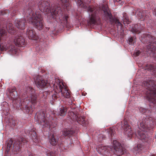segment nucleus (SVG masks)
Listing matches in <instances>:
<instances>
[{
	"label": "nucleus",
	"mask_w": 156,
	"mask_h": 156,
	"mask_svg": "<svg viewBox=\"0 0 156 156\" xmlns=\"http://www.w3.org/2000/svg\"><path fill=\"white\" fill-rule=\"evenodd\" d=\"M31 156V155H30V156Z\"/></svg>",
	"instance_id": "79ce46f5"
},
{
	"label": "nucleus",
	"mask_w": 156,
	"mask_h": 156,
	"mask_svg": "<svg viewBox=\"0 0 156 156\" xmlns=\"http://www.w3.org/2000/svg\"><path fill=\"white\" fill-rule=\"evenodd\" d=\"M60 1L62 2L63 5L67 7L68 6V3L67 2V0H60Z\"/></svg>",
	"instance_id": "bb28decb"
},
{
	"label": "nucleus",
	"mask_w": 156,
	"mask_h": 156,
	"mask_svg": "<svg viewBox=\"0 0 156 156\" xmlns=\"http://www.w3.org/2000/svg\"><path fill=\"white\" fill-rule=\"evenodd\" d=\"M66 108L63 106H61L60 108L59 114L60 116H63L66 115Z\"/></svg>",
	"instance_id": "6ab92c4d"
},
{
	"label": "nucleus",
	"mask_w": 156,
	"mask_h": 156,
	"mask_svg": "<svg viewBox=\"0 0 156 156\" xmlns=\"http://www.w3.org/2000/svg\"><path fill=\"white\" fill-rule=\"evenodd\" d=\"M73 132L72 131H70L68 129H65L63 132V134L64 136H67L69 135H72L73 134Z\"/></svg>",
	"instance_id": "b1692460"
},
{
	"label": "nucleus",
	"mask_w": 156,
	"mask_h": 156,
	"mask_svg": "<svg viewBox=\"0 0 156 156\" xmlns=\"http://www.w3.org/2000/svg\"><path fill=\"white\" fill-rule=\"evenodd\" d=\"M126 20H127L126 19H125L124 20V22H126Z\"/></svg>",
	"instance_id": "c9c22d12"
},
{
	"label": "nucleus",
	"mask_w": 156,
	"mask_h": 156,
	"mask_svg": "<svg viewBox=\"0 0 156 156\" xmlns=\"http://www.w3.org/2000/svg\"><path fill=\"white\" fill-rule=\"evenodd\" d=\"M144 131H140L138 132V137L143 141H147V140L148 137L145 134Z\"/></svg>",
	"instance_id": "4468645a"
},
{
	"label": "nucleus",
	"mask_w": 156,
	"mask_h": 156,
	"mask_svg": "<svg viewBox=\"0 0 156 156\" xmlns=\"http://www.w3.org/2000/svg\"><path fill=\"white\" fill-rule=\"evenodd\" d=\"M154 12L155 15H156V9H154Z\"/></svg>",
	"instance_id": "f704fd0d"
},
{
	"label": "nucleus",
	"mask_w": 156,
	"mask_h": 156,
	"mask_svg": "<svg viewBox=\"0 0 156 156\" xmlns=\"http://www.w3.org/2000/svg\"><path fill=\"white\" fill-rule=\"evenodd\" d=\"M151 156H155V155L154 154H153V155H151Z\"/></svg>",
	"instance_id": "ea45409f"
},
{
	"label": "nucleus",
	"mask_w": 156,
	"mask_h": 156,
	"mask_svg": "<svg viewBox=\"0 0 156 156\" xmlns=\"http://www.w3.org/2000/svg\"><path fill=\"white\" fill-rule=\"evenodd\" d=\"M110 149H112L109 147L106 146L102 145L99 147L98 149V151L100 154L105 155L106 156H110V153L111 151Z\"/></svg>",
	"instance_id": "423d86ee"
},
{
	"label": "nucleus",
	"mask_w": 156,
	"mask_h": 156,
	"mask_svg": "<svg viewBox=\"0 0 156 156\" xmlns=\"http://www.w3.org/2000/svg\"><path fill=\"white\" fill-rule=\"evenodd\" d=\"M47 156H53V153L52 152H50L49 153L46 151Z\"/></svg>",
	"instance_id": "c756f323"
},
{
	"label": "nucleus",
	"mask_w": 156,
	"mask_h": 156,
	"mask_svg": "<svg viewBox=\"0 0 156 156\" xmlns=\"http://www.w3.org/2000/svg\"><path fill=\"white\" fill-rule=\"evenodd\" d=\"M113 148L115 151V153L117 155L120 156L123 154L124 153L125 149L123 148L116 140L113 142Z\"/></svg>",
	"instance_id": "7ed1b4c3"
},
{
	"label": "nucleus",
	"mask_w": 156,
	"mask_h": 156,
	"mask_svg": "<svg viewBox=\"0 0 156 156\" xmlns=\"http://www.w3.org/2000/svg\"><path fill=\"white\" fill-rule=\"evenodd\" d=\"M129 23V21H128V22H127V23L128 24Z\"/></svg>",
	"instance_id": "58836bf2"
},
{
	"label": "nucleus",
	"mask_w": 156,
	"mask_h": 156,
	"mask_svg": "<svg viewBox=\"0 0 156 156\" xmlns=\"http://www.w3.org/2000/svg\"><path fill=\"white\" fill-rule=\"evenodd\" d=\"M133 152L136 154L138 153L140 150L139 148V145L138 144L135 145V146L134 147L133 150H132Z\"/></svg>",
	"instance_id": "5701e85b"
},
{
	"label": "nucleus",
	"mask_w": 156,
	"mask_h": 156,
	"mask_svg": "<svg viewBox=\"0 0 156 156\" xmlns=\"http://www.w3.org/2000/svg\"><path fill=\"white\" fill-rule=\"evenodd\" d=\"M1 49L2 50V51L5 50H6L7 49L5 47L3 46H1Z\"/></svg>",
	"instance_id": "2f4dec72"
},
{
	"label": "nucleus",
	"mask_w": 156,
	"mask_h": 156,
	"mask_svg": "<svg viewBox=\"0 0 156 156\" xmlns=\"http://www.w3.org/2000/svg\"><path fill=\"white\" fill-rule=\"evenodd\" d=\"M26 21L23 19L17 20L15 21V26L19 29H24Z\"/></svg>",
	"instance_id": "9b49d317"
},
{
	"label": "nucleus",
	"mask_w": 156,
	"mask_h": 156,
	"mask_svg": "<svg viewBox=\"0 0 156 156\" xmlns=\"http://www.w3.org/2000/svg\"><path fill=\"white\" fill-rule=\"evenodd\" d=\"M115 23L117 25V26L120 27L121 28L122 27V25L118 20H116Z\"/></svg>",
	"instance_id": "cd10ccee"
},
{
	"label": "nucleus",
	"mask_w": 156,
	"mask_h": 156,
	"mask_svg": "<svg viewBox=\"0 0 156 156\" xmlns=\"http://www.w3.org/2000/svg\"><path fill=\"white\" fill-rule=\"evenodd\" d=\"M25 16L30 23L34 24L36 28L39 30L42 29L43 20L40 12H34L31 9L27 10L25 14Z\"/></svg>",
	"instance_id": "f257e3e1"
},
{
	"label": "nucleus",
	"mask_w": 156,
	"mask_h": 156,
	"mask_svg": "<svg viewBox=\"0 0 156 156\" xmlns=\"http://www.w3.org/2000/svg\"><path fill=\"white\" fill-rule=\"evenodd\" d=\"M27 34L30 39L33 40L36 39L35 33L31 28H29L27 30Z\"/></svg>",
	"instance_id": "ddd939ff"
},
{
	"label": "nucleus",
	"mask_w": 156,
	"mask_h": 156,
	"mask_svg": "<svg viewBox=\"0 0 156 156\" xmlns=\"http://www.w3.org/2000/svg\"><path fill=\"white\" fill-rule=\"evenodd\" d=\"M28 100L32 104L35 105L36 103V97L34 95H32L30 97L28 98Z\"/></svg>",
	"instance_id": "aec40b11"
},
{
	"label": "nucleus",
	"mask_w": 156,
	"mask_h": 156,
	"mask_svg": "<svg viewBox=\"0 0 156 156\" xmlns=\"http://www.w3.org/2000/svg\"><path fill=\"white\" fill-rule=\"evenodd\" d=\"M52 15H54L56 19H59L60 20H62V13L61 9L60 7H58L55 10H52L51 13Z\"/></svg>",
	"instance_id": "f8f14e48"
},
{
	"label": "nucleus",
	"mask_w": 156,
	"mask_h": 156,
	"mask_svg": "<svg viewBox=\"0 0 156 156\" xmlns=\"http://www.w3.org/2000/svg\"><path fill=\"white\" fill-rule=\"evenodd\" d=\"M39 6L44 12H51L50 4L46 0L43 1L39 3Z\"/></svg>",
	"instance_id": "39448f33"
},
{
	"label": "nucleus",
	"mask_w": 156,
	"mask_h": 156,
	"mask_svg": "<svg viewBox=\"0 0 156 156\" xmlns=\"http://www.w3.org/2000/svg\"><path fill=\"white\" fill-rule=\"evenodd\" d=\"M7 30L8 32L12 34L15 32V30L13 27H12V24L9 23L6 27Z\"/></svg>",
	"instance_id": "a211bd4d"
},
{
	"label": "nucleus",
	"mask_w": 156,
	"mask_h": 156,
	"mask_svg": "<svg viewBox=\"0 0 156 156\" xmlns=\"http://www.w3.org/2000/svg\"><path fill=\"white\" fill-rule=\"evenodd\" d=\"M58 86L59 87L62 95L67 98H69V94L63 85V83L60 82L58 84Z\"/></svg>",
	"instance_id": "1a4fd4ad"
},
{
	"label": "nucleus",
	"mask_w": 156,
	"mask_h": 156,
	"mask_svg": "<svg viewBox=\"0 0 156 156\" xmlns=\"http://www.w3.org/2000/svg\"><path fill=\"white\" fill-rule=\"evenodd\" d=\"M35 82L36 86L38 88H42L45 87L48 83L47 80H43L41 76H38L37 77Z\"/></svg>",
	"instance_id": "6e6552de"
},
{
	"label": "nucleus",
	"mask_w": 156,
	"mask_h": 156,
	"mask_svg": "<svg viewBox=\"0 0 156 156\" xmlns=\"http://www.w3.org/2000/svg\"><path fill=\"white\" fill-rule=\"evenodd\" d=\"M151 82L145 83V82L144 86L147 87L148 90L147 91L146 95L149 99L152 98L156 93V86L154 85L151 86L150 85Z\"/></svg>",
	"instance_id": "f03ea898"
},
{
	"label": "nucleus",
	"mask_w": 156,
	"mask_h": 156,
	"mask_svg": "<svg viewBox=\"0 0 156 156\" xmlns=\"http://www.w3.org/2000/svg\"><path fill=\"white\" fill-rule=\"evenodd\" d=\"M140 53V52L138 50H136L135 51L134 55L136 56H138Z\"/></svg>",
	"instance_id": "c85d7f7f"
},
{
	"label": "nucleus",
	"mask_w": 156,
	"mask_h": 156,
	"mask_svg": "<svg viewBox=\"0 0 156 156\" xmlns=\"http://www.w3.org/2000/svg\"><path fill=\"white\" fill-rule=\"evenodd\" d=\"M17 95V93L16 91L15 90L13 91V93H11L10 96H11L12 98H16V96Z\"/></svg>",
	"instance_id": "393cba45"
},
{
	"label": "nucleus",
	"mask_w": 156,
	"mask_h": 156,
	"mask_svg": "<svg viewBox=\"0 0 156 156\" xmlns=\"http://www.w3.org/2000/svg\"><path fill=\"white\" fill-rule=\"evenodd\" d=\"M124 133L126 136L128 140L130 139L132 137L133 132L131 127L129 125L125 124L124 127Z\"/></svg>",
	"instance_id": "0eeeda50"
},
{
	"label": "nucleus",
	"mask_w": 156,
	"mask_h": 156,
	"mask_svg": "<svg viewBox=\"0 0 156 156\" xmlns=\"http://www.w3.org/2000/svg\"><path fill=\"white\" fill-rule=\"evenodd\" d=\"M150 35H148L147 36V37H150Z\"/></svg>",
	"instance_id": "e433bc0d"
},
{
	"label": "nucleus",
	"mask_w": 156,
	"mask_h": 156,
	"mask_svg": "<svg viewBox=\"0 0 156 156\" xmlns=\"http://www.w3.org/2000/svg\"><path fill=\"white\" fill-rule=\"evenodd\" d=\"M15 52H16V51L15 50H14L12 52V54H16Z\"/></svg>",
	"instance_id": "72a5a7b5"
},
{
	"label": "nucleus",
	"mask_w": 156,
	"mask_h": 156,
	"mask_svg": "<svg viewBox=\"0 0 156 156\" xmlns=\"http://www.w3.org/2000/svg\"><path fill=\"white\" fill-rule=\"evenodd\" d=\"M147 48L148 51L154 52L156 50V43H150L148 44Z\"/></svg>",
	"instance_id": "dca6fc26"
},
{
	"label": "nucleus",
	"mask_w": 156,
	"mask_h": 156,
	"mask_svg": "<svg viewBox=\"0 0 156 156\" xmlns=\"http://www.w3.org/2000/svg\"><path fill=\"white\" fill-rule=\"evenodd\" d=\"M76 2L78 5L80 6L81 7L84 6V5L81 0H76Z\"/></svg>",
	"instance_id": "a878e982"
},
{
	"label": "nucleus",
	"mask_w": 156,
	"mask_h": 156,
	"mask_svg": "<svg viewBox=\"0 0 156 156\" xmlns=\"http://www.w3.org/2000/svg\"><path fill=\"white\" fill-rule=\"evenodd\" d=\"M87 12L89 13L90 17V22L91 24H93L95 23V15L96 10L93 6H89L87 9Z\"/></svg>",
	"instance_id": "20e7f679"
},
{
	"label": "nucleus",
	"mask_w": 156,
	"mask_h": 156,
	"mask_svg": "<svg viewBox=\"0 0 156 156\" xmlns=\"http://www.w3.org/2000/svg\"><path fill=\"white\" fill-rule=\"evenodd\" d=\"M139 128L141 130V131H144L145 130L146 127L145 123L144 122H140Z\"/></svg>",
	"instance_id": "4be33fe9"
},
{
	"label": "nucleus",
	"mask_w": 156,
	"mask_h": 156,
	"mask_svg": "<svg viewBox=\"0 0 156 156\" xmlns=\"http://www.w3.org/2000/svg\"><path fill=\"white\" fill-rule=\"evenodd\" d=\"M67 18H68L67 16H65V20H66V21H67Z\"/></svg>",
	"instance_id": "473e14b6"
},
{
	"label": "nucleus",
	"mask_w": 156,
	"mask_h": 156,
	"mask_svg": "<svg viewBox=\"0 0 156 156\" xmlns=\"http://www.w3.org/2000/svg\"><path fill=\"white\" fill-rule=\"evenodd\" d=\"M133 33H136L137 31L136 30H135V31H134L133 32Z\"/></svg>",
	"instance_id": "4c0bfd02"
},
{
	"label": "nucleus",
	"mask_w": 156,
	"mask_h": 156,
	"mask_svg": "<svg viewBox=\"0 0 156 156\" xmlns=\"http://www.w3.org/2000/svg\"><path fill=\"white\" fill-rule=\"evenodd\" d=\"M33 133H35V132H34Z\"/></svg>",
	"instance_id": "a19ab883"
},
{
	"label": "nucleus",
	"mask_w": 156,
	"mask_h": 156,
	"mask_svg": "<svg viewBox=\"0 0 156 156\" xmlns=\"http://www.w3.org/2000/svg\"><path fill=\"white\" fill-rule=\"evenodd\" d=\"M14 42L16 45L18 46H23L25 44V40L21 36H16L14 39Z\"/></svg>",
	"instance_id": "9d476101"
},
{
	"label": "nucleus",
	"mask_w": 156,
	"mask_h": 156,
	"mask_svg": "<svg viewBox=\"0 0 156 156\" xmlns=\"http://www.w3.org/2000/svg\"><path fill=\"white\" fill-rule=\"evenodd\" d=\"M7 32L5 28L0 27V41L2 39V37H4L6 35Z\"/></svg>",
	"instance_id": "f3484780"
},
{
	"label": "nucleus",
	"mask_w": 156,
	"mask_h": 156,
	"mask_svg": "<svg viewBox=\"0 0 156 156\" xmlns=\"http://www.w3.org/2000/svg\"><path fill=\"white\" fill-rule=\"evenodd\" d=\"M100 9L103 11L105 14L106 16H108V17H110V12L109 11V9H108V6L107 5H105L104 6H103L102 8L101 9L100 8Z\"/></svg>",
	"instance_id": "2eb2a0df"
},
{
	"label": "nucleus",
	"mask_w": 156,
	"mask_h": 156,
	"mask_svg": "<svg viewBox=\"0 0 156 156\" xmlns=\"http://www.w3.org/2000/svg\"><path fill=\"white\" fill-rule=\"evenodd\" d=\"M133 41V39L132 37L129 38L128 40V42L129 44H131L132 43Z\"/></svg>",
	"instance_id": "7c9ffc66"
},
{
	"label": "nucleus",
	"mask_w": 156,
	"mask_h": 156,
	"mask_svg": "<svg viewBox=\"0 0 156 156\" xmlns=\"http://www.w3.org/2000/svg\"><path fill=\"white\" fill-rule=\"evenodd\" d=\"M49 138H50V142L52 145H54L56 144V141L53 135H51V137L50 136Z\"/></svg>",
	"instance_id": "412c9836"
}]
</instances>
